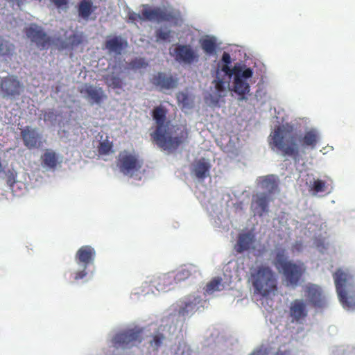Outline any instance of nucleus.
Segmentation results:
<instances>
[{"label": "nucleus", "instance_id": "de8ad7c7", "mask_svg": "<svg viewBox=\"0 0 355 355\" xmlns=\"http://www.w3.org/2000/svg\"><path fill=\"white\" fill-rule=\"evenodd\" d=\"M181 97H182L183 98H186V95H185V94H180V95L178 96V99L180 100Z\"/></svg>", "mask_w": 355, "mask_h": 355}, {"label": "nucleus", "instance_id": "c9c22d12", "mask_svg": "<svg viewBox=\"0 0 355 355\" xmlns=\"http://www.w3.org/2000/svg\"><path fill=\"white\" fill-rule=\"evenodd\" d=\"M326 183L324 181L321 180H316L312 184L311 189L316 192H323L325 191Z\"/></svg>", "mask_w": 355, "mask_h": 355}, {"label": "nucleus", "instance_id": "a878e982", "mask_svg": "<svg viewBox=\"0 0 355 355\" xmlns=\"http://www.w3.org/2000/svg\"><path fill=\"white\" fill-rule=\"evenodd\" d=\"M103 80L108 87H111L113 89H120L123 85V80L114 72L105 75Z\"/></svg>", "mask_w": 355, "mask_h": 355}, {"label": "nucleus", "instance_id": "0eeeda50", "mask_svg": "<svg viewBox=\"0 0 355 355\" xmlns=\"http://www.w3.org/2000/svg\"><path fill=\"white\" fill-rule=\"evenodd\" d=\"M143 340V330L139 327L123 329L114 334L111 343L115 349H130Z\"/></svg>", "mask_w": 355, "mask_h": 355}, {"label": "nucleus", "instance_id": "58836bf2", "mask_svg": "<svg viewBox=\"0 0 355 355\" xmlns=\"http://www.w3.org/2000/svg\"><path fill=\"white\" fill-rule=\"evenodd\" d=\"M171 283V280L166 276H164L159 279V282L157 285V288L158 291H164L166 289V288L162 286V284L165 285L166 284H169Z\"/></svg>", "mask_w": 355, "mask_h": 355}, {"label": "nucleus", "instance_id": "ddd939ff", "mask_svg": "<svg viewBox=\"0 0 355 355\" xmlns=\"http://www.w3.org/2000/svg\"><path fill=\"white\" fill-rule=\"evenodd\" d=\"M305 296L309 303L316 309H322L327 302L322 288L315 284H308L304 287Z\"/></svg>", "mask_w": 355, "mask_h": 355}, {"label": "nucleus", "instance_id": "6e6552de", "mask_svg": "<svg viewBox=\"0 0 355 355\" xmlns=\"http://www.w3.org/2000/svg\"><path fill=\"white\" fill-rule=\"evenodd\" d=\"M116 165L123 175L132 177L140 171L143 162L137 155L124 150L119 154Z\"/></svg>", "mask_w": 355, "mask_h": 355}, {"label": "nucleus", "instance_id": "f3484780", "mask_svg": "<svg viewBox=\"0 0 355 355\" xmlns=\"http://www.w3.org/2000/svg\"><path fill=\"white\" fill-rule=\"evenodd\" d=\"M80 93L87 95L92 103L101 104L107 96L101 87H96L91 85H85L81 89H79Z\"/></svg>", "mask_w": 355, "mask_h": 355}, {"label": "nucleus", "instance_id": "2f4dec72", "mask_svg": "<svg viewBox=\"0 0 355 355\" xmlns=\"http://www.w3.org/2000/svg\"><path fill=\"white\" fill-rule=\"evenodd\" d=\"M221 71L224 72L225 75L231 77L232 76H236L237 73H240L243 70L242 67L240 65H235L233 68L230 67V64H223L221 66Z\"/></svg>", "mask_w": 355, "mask_h": 355}, {"label": "nucleus", "instance_id": "f03ea898", "mask_svg": "<svg viewBox=\"0 0 355 355\" xmlns=\"http://www.w3.org/2000/svg\"><path fill=\"white\" fill-rule=\"evenodd\" d=\"M167 110L162 106H157L153 110V118L156 127L151 133V137L156 144L164 150H175L185 143L189 137V130L185 126H178V133L176 137L169 135L170 121L167 120Z\"/></svg>", "mask_w": 355, "mask_h": 355}, {"label": "nucleus", "instance_id": "aec40b11", "mask_svg": "<svg viewBox=\"0 0 355 355\" xmlns=\"http://www.w3.org/2000/svg\"><path fill=\"white\" fill-rule=\"evenodd\" d=\"M255 241V236L251 232L241 233L238 236L236 244L234 250L238 253H242L248 250L253 245Z\"/></svg>", "mask_w": 355, "mask_h": 355}, {"label": "nucleus", "instance_id": "4be33fe9", "mask_svg": "<svg viewBox=\"0 0 355 355\" xmlns=\"http://www.w3.org/2000/svg\"><path fill=\"white\" fill-rule=\"evenodd\" d=\"M210 168V164L205 158H200L193 163L191 172L198 179L204 180L209 175Z\"/></svg>", "mask_w": 355, "mask_h": 355}, {"label": "nucleus", "instance_id": "4468645a", "mask_svg": "<svg viewBox=\"0 0 355 355\" xmlns=\"http://www.w3.org/2000/svg\"><path fill=\"white\" fill-rule=\"evenodd\" d=\"M175 60L191 64L198 61L199 55L189 44H179L175 49Z\"/></svg>", "mask_w": 355, "mask_h": 355}, {"label": "nucleus", "instance_id": "7ed1b4c3", "mask_svg": "<svg viewBox=\"0 0 355 355\" xmlns=\"http://www.w3.org/2000/svg\"><path fill=\"white\" fill-rule=\"evenodd\" d=\"M272 263L283 274L287 286L292 287H296L300 284L306 270L303 263H296L288 260L286 250L282 248L275 250Z\"/></svg>", "mask_w": 355, "mask_h": 355}, {"label": "nucleus", "instance_id": "a18cd8bd", "mask_svg": "<svg viewBox=\"0 0 355 355\" xmlns=\"http://www.w3.org/2000/svg\"><path fill=\"white\" fill-rule=\"evenodd\" d=\"M275 355H291V352L289 350H277Z\"/></svg>", "mask_w": 355, "mask_h": 355}, {"label": "nucleus", "instance_id": "c85d7f7f", "mask_svg": "<svg viewBox=\"0 0 355 355\" xmlns=\"http://www.w3.org/2000/svg\"><path fill=\"white\" fill-rule=\"evenodd\" d=\"M200 44L202 50L208 55H213L216 53L217 44L215 39L205 38L200 41Z\"/></svg>", "mask_w": 355, "mask_h": 355}, {"label": "nucleus", "instance_id": "412c9836", "mask_svg": "<svg viewBox=\"0 0 355 355\" xmlns=\"http://www.w3.org/2000/svg\"><path fill=\"white\" fill-rule=\"evenodd\" d=\"M128 46L127 41L121 36H114L108 38L105 42V47L110 53L121 55Z\"/></svg>", "mask_w": 355, "mask_h": 355}, {"label": "nucleus", "instance_id": "473e14b6", "mask_svg": "<svg viewBox=\"0 0 355 355\" xmlns=\"http://www.w3.org/2000/svg\"><path fill=\"white\" fill-rule=\"evenodd\" d=\"M147 66L148 63L146 62L144 58H136L128 62V69L135 70L141 68H145Z\"/></svg>", "mask_w": 355, "mask_h": 355}, {"label": "nucleus", "instance_id": "a19ab883", "mask_svg": "<svg viewBox=\"0 0 355 355\" xmlns=\"http://www.w3.org/2000/svg\"><path fill=\"white\" fill-rule=\"evenodd\" d=\"M112 148V146L105 142H102L100 144L98 151L101 154H107Z\"/></svg>", "mask_w": 355, "mask_h": 355}, {"label": "nucleus", "instance_id": "f704fd0d", "mask_svg": "<svg viewBox=\"0 0 355 355\" xmlns=\"http://www.w3.org/2000/svg\"><path fill=\"white\" fill-rule=\"evenodd\" d=\"M155 36L157 42L168 40L171 37V31H164L159 28L155 32Z\"/></svg>", "mask_w": 355, "mask_h": 355}, {"label": "nucleus", "instance_id": "2eb2a0df", "mask_svg": "<svg viewBox=\"0 0 355 355\" xmlns=\"http://www.w3.org/2000/svg\"><path fill=\"white\" fill-rule=\"evenodd\" d=\"M202 300L200 296L189 295L179 302L178 313L182 316L191 315L199 309Z\"/></svg>", "mask_w": 355, "mask_h": 355}, {"label": "nucleus", "instance_id": "bb28decb", "mask_svg": "<svg viewBox=\"0 0 355 355\" xmlns=\"http://www.w3.org/2000/svg\"><path fill=\"white\" fill-rule=\"evenodd\" d=\"M261 186L263 189L268 190L269 193H271L277 189L278 184L275 177L272 175H270L262 178L261 181Z\"/></svg>", "mask_w": 355, "mask_h": 355}, {"label": "nucleus", "instance_id": "6ab92c4d", "mask_svg": "<svg viewBox=\"0 0 355 355\" xmlns=\"http://www.w3.org/2000/svg\"><path fill=\"white\" fill-rule=\"evenodd\" d=\"M269 202L270 198L268 194L265 193H257L252 197L251 207L258 216H262L268 211Z\"/></svg>", "mask_w": 355, "mask_h": 355}, {"label": "nucleus", "instance_id": "5701e85b", "mask_svg": "<svg viewBox=\"0 0 355 355\" xmlns=\"http://www.w3.org/2000/svg\"><path fill=\"white\" fill-rule=\"evenodd\" d=\"M290 315L296 321L304 319L307 316L306 304L302 300H295L290 306Z\"/></svg>", "mask_w": 355, "mask_h": 355}, {"label": "nucleus", "instance_id": "393cba45", "mask_svg": "<svg viewBox=\"0 0 355 355\" xmlns=\"http://www.w3.org/2000/svg\"><path fill=\"white\" fill-rule=\"evenodd\" d=\"M96 9V6H93L91 0H82L78 5V14L82 18L87 19Z\"/></svg>", "mask_w": 355, "mask_h": 355}, {"label": "nucleus", "instance_id": "72a5a7b5", "mask_svg": "<svg viewBox=\"0 0 355 355\" xmlns=\"http://www.w3.org/2000/svg\"><path fill=\"white\" fill-rule=\"evenodd\" d=\"M68 46L71 49L77 47L83 42V37L81 34L74 33L70 35L68 38Z\"/></svg>", "mask_w": 355, "mask_h": 355}, {"label": "nucleus", "instance_id": "dca6fc26", "mask_svg": "<svg viewBox=\"0 0 355 355\" xmlns=\"http://www.w3.org/2000/svg\"><path fill=\"white\" fill-rule=\"evenodd\" d=\"M150 83L160 89H169L176 87L178 79L172 75H167L163 72H158L150 78Z\"/></svg>", "mask_w": 355, "mask_h": 355}, {"label": "nucleus", "instance_id": "e433bc0d", "mask_svg": "<svg viewBox=\"0 0 355 355\" xmlns=\"http://www.w3.org/2000/svg\"><path fill=\"white\" fill-rule=\"evenodd\" d=\"M192 349L189 345L186 343L180 344L178 347V355H192Z\"/></svg>", "mask_w": 355, "mask_h": 355}, {"label": "nucleus", "instance_id": "37998d69", "mask_svg": "<svg viewBox=\"0 0 355 355\" xmlns=\"http://www.w3.org/2000/svg\"><path fill=\"white\" fill-rule=\"evenodd\" d=\"M51 1L58 8L67 4V0H51Z\"/></svg>", "mask_w": 355, "mask_h": 355}, {"label": "nucleus", "instance_id": "39448f33", "mask_svg": "<svg viewBox=\"0 0 355 355\" xmlns=\"http://www.w3.org/2000/svg\"><path fill=\"white\" fill-rule=\"evenodd\" d=\"M340 302L344 308L355 307V279L348 271L340 268L333 275Z\"/></svg>", "mask_w": 355, "mask_h": 355}, {"label": "nucleus", "instance_id": "79ce46f5", "mask_svg": "<svg viewBox=\"0 0 355 355\" xmlns=\"http://www.w3.org/2000/svg\"><path fill=\"white\" fill-rule=\"evenodd\" d=\"M221 60L223 62V64H230L232 62L230 55L226 52L223 53Z\"/></svg>", "mask_w": 355, "mask_h": 355}, {"label": "nucleus", "instance_id": "cd10ccee", "mask_svg": "<svg viewBox=\"0 0 355 355\" xmlns=\"http://www.w3.org/2000/svg\"><path fill=\"white\" fill-rule=\"evenodd\" d=\"M44 166L49 168H54L57 166L58 157L55 152L46 150L42 157Z\"/></svg>", "mask_w": 355, "mask_h": 355}, {"label": "nucleus", "instance_id": "20e7f679", "mask_svg": "<svg viewBox=\"0 0 355 355\" xmlns=\"http://www.w3.org/2000/svg\"><path fill=\"white\" fill-rule=\"evenodd\" d=\"M144 9L141 14L129 12L128 19L133 23L139 20L155 21L157 22H168L178 26L181 21V15L178 10L166 7H155L150 8L148 5H143Z\"/></svg>", "mask_w": 355, "mask_h": 355}, {"label": "nucleus", "instance_id": "423d86ee", "mask_svg": "<svg viewBox=\"0 0 355 355\" xmlns=\"http://www.w3.org/2000/svg\"><path fill=\"white\" fill-rule=\"evenodd\" d=\"M252 286L262 296L275 295L277 291V279L268 266H261L252 275Z\"/></svg>", "mask_w": 355, "mask_h": 355}, {"label": "nucleus", "instance_id": "49530a36", "mask_svg": "<svg viewBox=\"0 0 355 355\" xmlns=\"http://www.w3.org/2000/svg\"><path fill=\"white\" fill-rule=\"evenodd\" d=\"M249 355H264L262 351L258 350V351H254Z\"/></svg>", "mask_w": 355, "mask_h": 355}, {"label": "nucleus", "instance_id": "a211bd4d", "mask_svg": "<svg viewBox=\"0 0 355 355\" xmlns=\"http://www.w3.org/2000/svg\"><path fill=\"white\" fill-rule=\"evenodd\" d=\"M24 144L29 149L40 146V135L35 129L27 126L21 131Z\"/></svg>", "mask_w": 355, "mask_h": 355}, {"label": "nucleus", "instance_id": "b1692460", "mask_svg": "<svg viewBox=\"0 0 355 355\" xmlns=\"http://www.w3.org/2000/svg\"><path fill=\"white\" fill-rule=\"evenodd\" d=\"M15 53V46L10 41L0 36V56L11 58Z\"/></svg>", "mask_w": 355, "mask_h": 355}, {"label": "nucleus", "instance_id": "c756f323", "mask_svg": "<svg viewBox=\"0 0 355 355\" xmlns=\"http://www.w3.org/2000/svg\"><path fill=\"white\" fill-rule=\"evenodd\" d=\"M223 288L222 278L215 277L206 285L205 291L208 294H211L215 291H221Z\"/></svg>", "mask_w": 355, "mask_h": 355}, {"label": "nucleus", "instance_id": "7c9ffc66", "mask_svg": "<svg viewBox=\"0 0 355 355\" xmlns=\"http://www.w3.org/2000/svg\"><path fill=\"white\" fill-rule=\"evenodd\" d=\"M166 337L160 332H155L153 336L152 340L150 341V345L154 350L157 351L158 349L162 345Z\"/></svg>", "mask_w": 355, "mask_h": 355}, {"label": "nucleus", "instance_id": "4c0bfd02", "mask_svg": "<svg viewBox=\"0 0 355 355\" xmlns=\"http://www.w3.org/2000/svg\"><path fill=\"white\" fill-rule=\"evenodd\" d=\"M216 73V78L214 80L215 87L217 89V91L223 92L225 89V81L222 78H219V69L217 70Z\"/></svg>", "mask_w": 355, "mask_h": 355}, {"label": "nucleus", "instance_id": "ea45409f", "mask_svg": "<svg viewBox=\"0 0 355 355\" xmlns=\"http://www.w3.org/2000/svg\"><path fill=\"white\" fill-rule=\"evenodd\" d=\"M190 275V272L188 270L182 269L178 272L175 279L178 281L184 280L188 278Z\"/></svg>", "mask_w": 355, "mask_h": 355}, {"label": "nucleus", "instance_id": "f8f14e48", "mask_svg": "<svg viewBox=\"0 0 355 355\" xmlns=\"http://www.w3.org/2000/svg\"><path fill=\"white\" fill-rule=\"evenodd\" d=\"M252 69L246 68L234 77V92L241 96V99H245V96L250 92V85L247 80L252 76Z\"/></svg>", "mask_w": 355, "mask_h": 355}, {"label": "nucleus", "instance_id": "09e8293b", "mask_svg": "<svg viewBox=\"0 0 355 355\" xmlns=\"http://www.w3.org/2000/svg\"><path fill=\"white\" fill-rule=\"evenodd\" d=\"M8 183L11 186L12 182H11V180L9 179L8 181Z\"/></svg>", "mask_w": 355, "mask_h": 355}, {"label": "nucleus", "instance_id": "1a4fd4ad", "mask_svg": "<svg viewBox=\"0 0 355 355\" xmlns=\"http://www.w3.org/2000/svg\"><path fill=\"white\" fill-rule=\"evenodd\" d=\"M96 257V251L90 245H83L78 249L75 255V259L78 265L83 266V269L74 273L73 279L77 281L85 278L87 272L86 269L90 264H93Z\"/></svg>", "mask_w": 355, "mask_h": 355}, {"label": "nucleus", "instance_id": "9d476101", "mask_svg": "<svg viewBox=\"0 0 355 355\" xmlns=\"http://www.w3.org/2000/svg\"><path fill=\"white\" fill-rule=\"evenodd\" d=\"M24 33L30 40L35 43L37 47L44 49L51 44L52 40L44 29L36 24H31L25 28Z\"/></svg>", "mask_w": 355, "mask_h": 355}, {"label": "nucleus", "instance_id": "f257e3e1", "mask_svg": "<svg viewBox=\"0 0 355 355\" xmlns=\"http://www.w3.org/2000/svg\"><path fill=\"white\" fill-rule=\"evenodd\" d=\"M298 141L302 146H309L313 149L319 141V135L315 130L306 131L304 136L299 139L297 134L291 127L278 126L270 135V146L279 150L284 155H288L296 159L299 155Z\"/></svg>", "mask_w": 355, "mask_h": 355}, {"label": "nucleus", "instance_id": "9b49d317", "mask_svg": "<svg viewBox=\"0 0 355 355\" xmlns=\"http://www.w3.org/2000/svg\"><path fill=\"white\" fill-rule=\"evenodd\" d=\"M0 89L3 98H15L20 95L22 85L16 76L10 75L1 79Z\"/></svg>", "mask_w": 355, "mask_h": 355}, {"label": "nucleus", "instance_id": "c03bdc74", "mask_svg": "<svg viewBox=\"0 0 355 355\" xmlns=\"http://www.w3.org/2000/svg\"><path fill=\"white\" fill-rule=\"evenodd\" d=\"M55 116L53 112H45L44 114V120L46 121L47 119H50Z\"/></svg>", "mask_w": 355, "mask_h": 355}]
</instances>
